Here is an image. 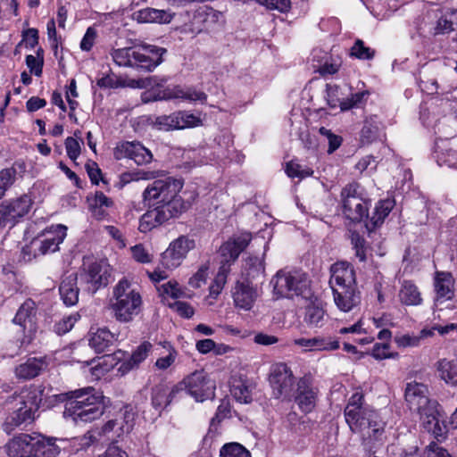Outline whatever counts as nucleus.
I'll return each instance as SVG.
<instances>
[{
    "mask_svg": "<svg viewBox=\"0 0 457 457\" xmlns=\"http://www.w3.org/2000/svg\"><path fill=\"white\" fill-rule=\"evenodd\" d=\"M183 187L180 179L163 177L149 184L142 194L143 201L154 206L142 215L139 230L146 233L170 219L179 217L186 209L187 204L179 195Z\"/></svg>",
    "mask_w": 457,
    "mask_h": 457,
    "instance_id": "f257e3e1",
    "label": "nucleus"
},
{
    "mask_svg": "<svg viewBox=\"0 0 457 457\" xmlns=\"http://www.w3.org/2000/svg\"><path fill=\"white\" fill-rule=\"evenodd\" d=\"M362 400L361 394H353L345 409V417L350 429L360 433L363 445L372 451L377 443L382 444L386 423L376 411L363 407Z\"/></svg>",
    "mask_w": 457,
    "mask_h": 457,
    "instance_id": "f03ea898",
    "label": "nucleus"
},
{
    "mask_svg": "<svg viewBox=\"0 0 457 457\" xmlns=\"http://www.w3.org/2000/svg\"><path fill=\"white\" fill-rule=\"evenodd\" d=\"M404 397L410 410L420 415L424 428L435 437L441 436L444 432L438 420V404L429 399L428 386L416 381L407 383Z\"/></svg>",
    "mask_w": 457,
    "mask_h": 457,
    "instance_id": "7ed1b4c3",
    "label": "nucleus"
},
{
    "mask_svg": "<svg viewBox=\"0 0 457 457\" xmlns=\"http://www.w3.org/2000/svg\"><path fill=\"white\" fill-rule=\"evenodd\" d=\"M67 395L64 415L74 422H91L103 415L104 397L94 387L71 391Z\"/></svg>",
    "mask_w": 457,
    "mask_h": 457,
    "instance_id": "20e7f679",
    "label": "nucleus"
},
{
    "mask_svg": "<svg viewBox=\"0 0 457 457\" xmlns=\"http://www.w3.org/2000/svg\"><path fill=\"white\" fill-rule=\"evenodd\" d=\"M43 393L40 386L30 385L12 397L14 410L4 423V431L10 433L17 427L31 423L42 402Z\"/></svg>",
    "mask_w": 457,
    "mask_h": 457,
    "instance_id": "39448f33",
    "label": "nucleus"
},
{
    "mask_svg": "<svg viewBox=\"0 0 457 457\" xmlns=\"http://www.w3.org/2000/svg\"><path fill=\"white\" fill-rule=\"evenodd\" d=\"M111 308L115 319L120 322H129L137 316L142 306V298L131 284L125 278L113 288Z\"/></svg>",
    "mask_w": 457,
    "mask_h": 457,
    "instance_id": "423d86ee",
    "label": "nucleus"
},
{
    "mask_svg": "<svg viewBox=\"0 0 457 457\" xmlns=\"http://www.w3.org/2000/svg\"><path fill=\"white\" fill-rule=\"evenodd\" d=\"M251 238L250 233H242L237 237L230 238L220 247V253L222 258L220 261L221 266L213 284L220 286L223 289L227 281V275L229 272L230 263L234 262L247 247Z\"/></svg>",
    "mask_w": 457,
    "mask_h": 457,
    "instance_id": "0eeeda50",
    "label": "nucleus"
},
{
    "mask_svg": "<svg viewBox=\"0 0 457 457\" xmlns=\"http://www.w3.org/2000/svg\"><path fill=\"white\" fill-rule=\"evenodd\" d=\"M271 283L277 295L287 298L303 294L309 286L306 275L299 270H281L277 272Z\"/></svg>",
    "mask_w": 457,
    "mask_h": 457,
    "instance_id": "6e6552de",
    "label": "nucleus"
},
{
    "mask_svg": "<svg viewBox=\"0 0 457 457\" xmlns=\"http://www.w3.org/2000/svg\"><path fill=\"white\" fill-rule=\"evenodd\" d=\"M136 413L132 407L126 405L104 425L102 429L107 443H116L129 435L134 428Z\"/></svg>",
    "mask_w": 457,
    "mask_h": 457,
    "instance_id": "1a4fd4ad",
    "label": "nucleus"
},
{
    "mask_svg": "<svg viewBox=\"0 0 457 457\" xmlns=\"http://www.w3.org/2000/svg\"><path fill=\"white\" fill-rule=\"evenodd\" d=\"M357 184H348L341 192L343 212L353 222H360L364 218H369L368 203L357 194Z\"/></svg>",
    "mask_w": 457,
    "mask_h": 457,
    "instance_id": "9d476101",
    "label": "nucleus"
},
{
    "mask_svg": "<svg viewBox=\"0 0 457 457\" xmlns=\"http://www.w3.org/2000/svg\"><path fill=\"white\" fill-rule=\"evenodd\" d=\"M178 386L180 387V393L185 391L197 402H203L214 395L215 384L203 370L190 374Z\"/></svg>",
    "mask_w": 457,
    "mask_h": 457,
    "instance_id": "9b49d317",
    "label": "nucleus"
},
{
    "mask_svg": "<svg viewBox=\"0 0 457 457\" xmlns=\"http://www.w3.org/2000/svg\"><path fill=\"white\" fill-rule=\"evenodd\" d=\"M270 384L275 398L290 397L295 385L290 367L283 362L274 364L270 374Z\"/></svg>",
    "mask_w": 457,
    "mask_h": 457,
    "instance_id": "f8f14e48",
    "label": "nucleus"
},
{
    "mask_svg": "<svg viewBox=\"0 0 457 457\" xmlns=\"http://www.w3.org/2000/svg\"><path fill=\"white\" fill-rule=\"evenodd\" d=\"M195 246V241L187 237L181 236L172 241L169 247L162 253L161 264L165 269L172 270L179 267L186 258L187 253Z\"/></svg>",
    "mask_w": 457,
    "mask_h": 457,
    "instance_id": "ddd939ff",
    "label": "nucleus"
},
{
    "mask_svg": "<svg viewBox=\"0 0 457 457\" xmlns=\"http://www.w3.org/2000/svg\"><path fill=\"white\" fill-rule=\"evenodd\" d=\"M200 121V119L192 113L177 112L170 115L156 116L152 124L156 129L169 131L195 127Z\"/></svg>",
    "mask_w": 457,
    "mask_h": 457,
    "instance_id": "4468645a",
    "label": "nucleus"
},
{
    "mask_svg": "<svg viewBox=\"0 0 457 457\" xmlns=\"http://www.w3.org/2000/svg\"><path fill=\"white\" fill-rule=\"evenodd\" d=\"M166 49L152 45H143L135 48L133 68L145 71H152L162 62V55Z\"/></svg>",
    "mask_w": 457,
    "mask_h": 457,
    "instance_id": "2eb2a0df",
    "label": "nucleus"
},
{
    "mask_svg": "<svg viewBox=\"0 0 457 457\" xmlns=\"http://www.w3.org/2000/svg\"><path fill=\"white\" fill-rule=\"evenodd\" d=\"M36 314V303L31 299H27L20 306L12 320L14 324L22 328L24 333L22 344H29L32 339V335L37 330Z\"/></svg>",
    "mask_w": 457,
    "mask_h": 457,
    "instance_id": "dca6fc26",
    "label": "nucleus"
},
{
    "mask_svg": "<svg viewBox=\"0 0 457 457\" xmlns=\"http://www.w3.org/2000/svg\"><path fill=\"white\" fill-rule=\"evenodd\" d=\"M84 266L83 278L87 284H91L93 292L108 285L112 276V268L107 260L95 261L87 265L85 262Z\"/></svg>",
    "mask_w": 457,
    "mask_h": 457,
    "instance_id": "f3484780",
    "label": "nucleus"
},
{
    "mask_svg": "<svg viewBox=\"0 0 457 457\" xmlns=\"http://www.w3.org/2000/svg\"><path fill=\"white\" fill-rule=\"evenodd\" d=\"M66 237V227L61 224L52 226L50 229L45 230L33 242L38 245V251L41 254L54 253L58 250L59 245Z\"/></svg>",
    "mask_w": 457,
    "mask_h": 457,
    "instance_id": "a211bd4d",
    "label": "nucleus"
},
{
    "mask_svg": "<svg viewBox=\"0 0 457 457\" xmlns=\"http://www.w3.org/2000/svg\"><path fill=\"white\" fill-rule=\"evenodd\" d=\"M115 157L116 159L129 158L137 165H144L151 162L153 154L138 142H124L116 147Z\"/></svg>",
    "mask_w": 457,
    "mask_h": 457,
    "instance_id": "6ab92c4d",
    "label": "nucleus"
},
{
    "mask_svg": "<svg viewBox=\"0 0 457 457\" xmlns=\"http://www.w3.org/2000/svg\"><path fill=\"white\" fill-rule=\"evenodd\" d=\"M337 307L345 312L352 311L361 303V292L356 287H337L332 288Z\"/></svg>",
    "mask_w": 457,
    "mask_h": 457,
    "instance_id": "aec40b11",
    "label": "nucleus"
},
{
    "mask_svg": "<svg viewBox=\"0 0 457 457\" xmlns=\"http://www.w3.org/2000/svg\"><path fill=\"white\" fill-rule=\"evenodd\" d=\"M329 285L331 288L337 287H356L355 271L353 267L346 262H337L331 266Z\"/></svg>",
    "mask_w": 457,
    "mask_h": 457,
    "instance_id": "412c9836",
    "label": "nucleus"
},
{
    "mask_svg": "<svg viewBox=\"0 0 457 457\" xmlns=\"http://www.w3.org/2000/svg\"><path fill=\"white\" fill-rule=\"evenodd\" d=\"M317 394V390L312 386L308 378L299 379L295 401L303 412L310 413L315 408Z\"/></svg>",
    "mask_w": 457,
    "mask_h": 457,
    "instance_id": "4be33fe9",
    "label": "nucleus"
},
{
    "mask_svg": "<svg viewBox=\"0 0 457 457\" xmlns=\"http://www.w3.org/2000/svg\"><path fill=\"white\" fill-rule=\"evenodd\" d=\"M46 367L47 362L45 357H28L15 366L14 375L18 380H30L40 375Z\"/></svg>",
    "mask_w": 457,
    "mask_h": 457,
    "instance_id": "5701e85b",
    "label": "nucleus"
},
{
    "mask_svg": "<svg viewBox=\"0 0 457 457\" xmlns=\"http://www.w3.org/2000/svg\"><path fill=\"white\" fill-rule=\"evenodd\" d=\"M293 344L303 351H334L339 348V342L331 337H314L311 338L299 337L293 340Z\"/></svg>",
    "mask_w": 457,
    "mask_h": 457,
    "instance_id": "b1692460",
    "label": "nucleus"
},
{
    "mask_svg": "<svg viewBox=\"0 0 457 457\" xmlns=\"http://www.w3.org/2000/svg\"><path fill=\"white\" fill-rule=\"evenodd\" d=\"M11 221L12 227L20 221L26 214L29 213L32 206V199L28 195H22L17 198L6 200L3 202Z\"/></svg>",
    "mask_w": 457,
    "mask_h": 457,
    "instance_id": "393cba45",
    "label": "nucleus"
},
{
    "mask_svg": "<svg viewBox=\"0 0 457 457\" xmlns=\"http://www.w3.org/2000/svg\"><path fill=\"white\" fill-rule=\"evenodd\" d=\"M160 99H182L189 102L199 101L204 103L207 99V95L202 91H198L192 87H182L176 86L173 87H167L162 91Z\"/></svg>",
    "mask_w": 457,
    "mask_h": 457,
    "instance_id": "a878e982",
    "label": "nucleus"
},
{
    "mask_svg": "<svg viewBox=\"0 0 457 457\" xmlns=\"http://www.w3.org/2000/svg\"><path fill=\"white\" fill-rule=\"evenodd\" d=\"M257 298L256 289L249 282H237L233 292L235 305L249 311Z\"/></svg>",
    "mask_w": 457,
    "mask_h": 457,
    "instance_id": "bb28decb",
    "label": "nucleus"
},
{
    "mask_svg": "<svg viewBox=\"0 0 457 457\" xmlns=\"http://www.w3.org/2000/svg\"><path fill=\"white\" fill-rule=\"evenodd\" d=\"M59 292L65 305L73 306L78 303L79 288L78 287V274L76 272L63 276Z\"/></svg>",
    "mask_w": 457,
    "mask_h": 457,
    "instance_id": "cd10ccee",
    "label": "nucleus"
},
{
    "mask_svg": "<svg viewBox=\"0 0 457 457\" xmlns=\"http://www.w3.org/2000/svg\"><path fill=\"white\" fill-rule=\"evenodd\" d=\"M34 435L21 434L6 445V453L10 457H32Z\"/></svg>",
    "mask_w": 457,
    "mask_h": 457,
    "instance_id": "c85d7f7f",
    "label": "nucleus"
},
{
    "mask_svg": "<svg viewBox=\"0 0 457 457\" xmlns=\"http://www.w3.org/2000/svg\"><path fill=\"white\" fill-rule=\"evenodd\" d=\"M115 340V336L106 328L90 330L88 333V345L97 353L108 351Z\"/></svg>",
    "mask_w": 457,
    "mask_h": 457,
    "instance_id": "c756f323",
    "label": "nucleus"
},
{
    "mask_svg": "<svg viewBox=\"0 0 457 457\" xmlns=\"http://www.w3.org/2000/svg\"><path fill=\"white\" fill-rule=\"evenodd\" d=\"M178 394H180V387L178 385L172 388L164 384L157 385L153 388L152 404L156 410L161 411L167 407Z\"/></svg>",
    "mask_w": 457,
    "mask_h": 457,
    "instance_id": "7c9ffc66",
    "label": "nucleus"
},
{
    "mask_svg": "<svg viewBox=\"0 0 457 457\" xmlns=\"http://www.w3.org/2000/svg\"><path fill=\"white\" fill-rule=\"evenodd\" d=\"M32 451V457H56L60 453V448L54 438L34 435Z\"/></svg>",
    "mask_w": 457,
    "mask_h": 457,
    "instance_id": "2f4dec72",
    "label": "nucleus"
},
{
    "mask_svg": "<svg viewBox=\"0 0 457 457\" xmlns=\"http://www.w3.org/2000/svg\"><path fill=\"white\" fill-rule=\"evenodd\" d=\"M454 280L451 273L437 271L435 276L434 287L436 300H450L453 296Z\"/></svg>",
    "mask_w": 457,
    "mask_h": 457,
    "instance_id": "473e14b6",
    "label": "nucleus"
},
{
    "mask_svg": "<svg viewBox=\"0 0 457 457\" xmlns=\"http://www.w3.org/2000/svg\"><path fill=\"white\" fill-rule=\"evenodd\" d=\"M174 14L165 10L154 8L141 9L135 13L136 20L140 23H170Z\"/></svg>",
    "mask_w": 457,
    "mask_h": 457,
    "instance_id": "72a5a7b5",
    "label": "nucleus"
},
{
    "mask_svg": "<svg viewBox=\"0 0 457 457\" xmlns=\"http://www.w3.org/2000/svg\"><path fill=\"white\" fill-rule=\"evenodd\" d=\"M395 202L391 199L380 200L375 206L372 216L366 222L365 227L368 231H372L381 226L385 219L388 216L394 208Z\"/></svg>",
    "mask_w": 457,
    "mask_h": 457,
    "instance_id": "f704fd0d",
    "label": "nucleus"
},
{
    "mask_svg": "<svg viewBox=\"0 0 457 457\" xmlns=\"http://www.w3.org/2000/svg\"><path fill=\"white\" fill-rule=\"evenodd\" d=\"M400 302L408 306L420 305L422 303L421 294L418 287L410 280H404L399 290Z\"/></svg>",
    "mask_w": 457,
    "mask_h": 457,
    "instance_id": "c9c22d12",
    "label": "nucleus"
},
{
    "mask_svg": "<svg viewBox=\"0 0 457 457\" xmlns=\"http://www.w3.org/2000/svg\"><path fill=\"white\" fill-rule=\"evenodd\" d=\"M264 262L262 258L257 256H250L245 261L243 267V275L245 277L246 282L253 279L264 278Z\"/></svg>",
    "mask_w": 457,
    "mask_h": 457,
    "instance_id": "e433bc0d",
    "label": "nucleus"
},
{
    "mask_svg": "<svg viewBox=\"0 0 457 457\" xmlns=\"http://www.w3.org/2000/svg\"><path fill=\"white\" fill-rule=\"evenodd\" d=\"M438 377L445 383L457 386V361L442 359L436 363Z\"/></svg>",
    "mask_w": 457,
    "mask_h": 457,
    "instance_id": "4c0bfd02",
    "label": "nucleus"
},
{
    "mask_svg": "<svg viewBox=\"0 0 457 457\" xmlns=\"http://www.w3.org/2000/svg\"><path fill=\"white\" fill-rule=\"evenodd\" d=\"M433 336V330L423 328L419 335H399L395 336V342L398 347H416L419 346L421 341L427 337Z\"/></svg>",
    "mask_w": 457,
    "mask_h": 457,
    "instance_id": "58836bf2",
    "label": "nucleus"
},
{
    "mask_svg": "<svg viewBox=\"0 0 457 457\" xmlns=\"http://www.w3.org/2000/svg\"><path fill=\"white\" fill-rule=\"evenodd\" d=\"M108 444L102 427H95L88 430L80 437L79 445L83 448H88L93 445H103Z\"/></svg>",
    "mask_w": 457,
    "mask_h": 457,
    "instance_id": "ea45409f",
    "label": "nucleus"
},
{
    "mask_svg": "<svg viewBox=\"0 0 457 457\" xmlns=\"http://www.w3.org/2000/svg\"><path fill=\"white\" fill-rule=\"evenodd\" d=\"M325 312L317 305H309L305 309L303 320L310 328H320L324 324Z\"/></svg>",
    "mask_w": 457,
    "mask_h": 457,
    "instance_id": "a19ab883",
    "label": "nucleus"
},
{
    "mask_svg": "<svg viewBox=\"0 0 457 457\" xmlns=\"http://www.w3.org/2000/svg\"><path fill=\"white\" fill-rule=\"evenodd\" d=\"M232 396L240 403H249L252 402V389L244 381H235L230 389Z\"/></svg>",
    "mask_w": 457,
    "mask_h": 457,
    "instance_id": "79ce46f5",
    "label": "nucleus"
},
{
    "mask_svg": "<svg viewBox=\"0 0 457 457\" xmlns=\"http://www.w3.org/2000/svg\"><path fill=\"white\" fill-rule=\"evenodd\" d=\"M379 132V121L376 116L367 118L361 131V140L370 143L377 138Z\"/></svg>",
    "mask_w": 457,
    "mask_h": 457,
    "instance_id": "37998d69",
    "label": "nucleus"
},
{
    "mask_svg": "<svg viewBox=\"0 0 457 457\" xmlns=\"http://www.w3.org/2000/svg\"><path fill=\"white\" fill-rule=\"evenodd\" d=\"M132 54H135V48L125 47L115 49L111 54L117 65L133 68L134 55Z\"/></svg>",
    "mask_w": 457,
    "mask_h": 457,
    "instance_id": "c03bdc74",
    "label": "nucleus"
},
{
    "mask_svg": "<svg viewBox=\"0 0 457 457\" xmlns=\"http://www.w3.org/2000/svg\"><path fill=\"white\" fill-rule=\"evenodd\" d=\"M17 171L13 167L3 169L0 171V199L5 195L6 191L14 184Z\"/></svg>",
    "mask_w": 457,
    "mask_h": 457,
    "instance_id": "a18cd8bd",
    "label": "nucleus"
},
{
    "mask_svg": "<svg viewBox=\"0 0 457 457\" xmlns=\"http://www.w3.org/2000/svg\"><path fill=\"white\" fill-rule=\"evenodd\" d=\"M286 173L290 178L304 179L312 176L313 171L312 169L303 166L297 162L291 161L287 163Z\"/></svg>",
    "mask_w": 457,
    "mask_h": 457,
    "instance_id": "49530a36",
    "label": "nucleus"
},
{
    "mask_svg": "<svg viewBox=\"0 0 457 457\" xmlns=\"http://www.w3.org/2000/svg\"><path fill=\"white\" fill-rule=\"evenodd\" d=\"M220 457H251L250 453L241 445L231 443L222 446Z\"/></svg>",
    "mask_w": 457,
    "mask_h": 457,
    "instance_id": "de8ad7c7",
    "label": "nucleus"
},
{
    "mask_svg": "<svg viewBox=\"0 0 457 457\" xmlns=\"http://www.w3.org/2000/svg\"><path fill=\"white\" fill-rule=\"evenodd\" d=\"M351 55L360 60H371L375 50L366 46L362 40L357 39L351 48Z\"/></svg>",
    "mask_w": 457,
    "mask_h": 457,
    "instance_id": "09e8293b",
    "label": "nucleus"
},
{
    "mask_svg": "<svg viewBox=\"0 0 457 457\" xmlns=\"http://www.w3.org/2000/svg\"><path fill=\"white\" fill-rule=\"evenodd\" d=\"M152 344L147 341H145L139 345L130 356L132 362L138 366L143 361L146 359L152 350Z\"/></svg>",
    "mask_w": 457,
    "mask_h": 457,
    "instance_id": "8fccbe9b",
    "label": "nucleus"
},
{
    "mask_svg": "<svg viewBox=\"0 0 457 457\" xmlns=\"http://www.w3.org/2000/svg\"><path fill=\"white\" fill-rule=\"evenodd\" d=\"M132 257L140 263H150L153 261V254L141 244L136 245L130 248Z\"/></svg>",
    "mask_w": 457,
    "mask_h": 457,
    "instance_id": "3c124183",
    "label": "nucleus"
},
{
    "mask_svg": "<svg viewBox=\"0 0 457 457\" xmlns=\"http://www.w3.org/2000/svg\"><path fill=\"white\" fill-rule=\"evenodd\" d=\"M262 5L270 10H278L281 12H287L291 8L290 0H256Z\"/></svg>",
    "mask_w": 457,
    "mask_h": 457,
    "instance_id": "603ef678",
    "label": "nucleus"
},
{
    "mask_svg": "<svg viewBox=\"0 0 457 457\" xmlns=\"http://www.w3.org/2000/svg\"><path fill=\"white\" fill-rule=\"evenodd\" d=\"M208 265L203 264L198 270L189 279V285L192 287L198 288L202 285L205 284L208 277Z\"/></svg>",
    "mask_w": 457,
    "mask_h": 457,
    "instance_id": "864d4df0",
    "label": "nucleus"
},
{
    "mask_svg": "<svg viewBox=\"0 0 457 457\" xmlns=\"http://www.w3.org/2000/svg\"><path fill=\"white\" fill-rule=\"evenodd\" d=\"M367 95L368 93L364 91L353 94L350 97L340 102L341 110L346 111L358 106L363 102Z\"/></svg>",
    "mask_w": 457,
    "mask_h": 457,
    "instance_id": "5fc2aeb1",
    "label": "nucleus"
},
{
    "mask_svg": "<svg viewBox=\"0 0 457 457\" xmlns=\"http://www.w3.org/2000/svg\"><path fill=\"white\" fill-rule=\"evenodd\" d=\"M65 148L69 158L72 161H76L80 154V143L76 138L68 137L65 139Z\"/></svg>",
    "mask_w": 457,
    "mask_h": 457,
    "instance_id": "6e6d98bb",
    "label": "nucleus"
},
{
    "mask_svg": "<svg viewBox=\"0 0 457 457\" xmlns=\"http://www.w3.org/2000/svg\"><path fill=\"white\" fill-rule=\"evenodd\" d=\"M371 355L377 360L394 358V353L389 352L388 343L375 344L372 348Z\"/></svg>",
    "mask_w": 457,
    "mask_h": 457,
    "instance_id": "4d7b16f0",
    "label": "nucleus"
},
{
    "mask_svg": "<svg viewBox=\"0 0 457 457\" xmlns=\"http://www.w3.org/2000/svg\"><path fill=\"white\" fill-rule=\"evenodd\" d=\"M170 307L174 309L181 317L189 319L194 315L193 307L185 302L175 301L170 304Z\"/></svg>",
    "mask_w": 457,
    "mask_h": 457,
    "instance_id": "13d9d810",
    "label": "nucleus"
},
{
    "mask_svg": "<svg viewBox=\"0 0 457 457\" xmlns=\"http://www.w3.org/2000/svg\"><path fill=\"white\" fill-rule=\"evenodd\" d=\"M96 30L92 28V27H89L81 42H80V48L82 51H90L95 44V41H96Z\"/></svg>",
    "mask_w": 457,
    "mask_h": 457,
    "instance_id": "bf43d9fd",
    "label": "nucleus"
},
{
    "mask_svg": "<svg viewBox=\"0 0 457 457\" xmlns=\"http://www.w3.org/2000/svg\"><path fill=\"white\" fill-rule=\"evenodd\" d=\"M456 10H454L455 12ZM453 11L451 12V20H447L446 18H441L438 20L436 27V34H443L446 32H450L453 30V19L457 20V14H453Z\"/></svg>",
    "mask_w": 457,
    "mask_h": 457,
    "instance_id": "052dcab7",
    "label": "nucleus"
},
{
    "mask_svg": "<svg viewBox=\"0 0 457 457\" xmlns=\"http://www.w3.org/2000/svg\"><path fill=\"white\" fill-rule=\"evenodd\" d=\"M427 457H453L448 451L439 446L436 443H430L425 450Z\"/></svg>",
    "mask_w": 457,
    "mask_h": 457,
    "instance_id": "680f3d73",
    "label": "nucleus"
},
{
    "mask_svg": "<svg viewBox=\"0 0 457 457\" xmlns=\"http://www.w3.org/2000/svg\"><path fill=\"white\" fill-rule=\"evenodd\" d=\"M177 354H178L177 352L174 349H171L169 352L168 355H166L164 357H160L156 360V361H155L156 368L159 370H162L168 369L174 363Z\"/></svg>",
    "mask_w": 457,
    "mask_h": 457,
    "instance_id": "e2e57ef3",
    "label": "nucleus"
},
{
    "mask_svg": "<svg viewBox=\"0 0 457 457\" xmlns=\"http://www.w3.org/2000/svg\"><path fill=\"white\" fill-rule=\"evenodd\" d=\"M97 86L102 88H118L120 87H123L124 84L114 76L106 75L97 80Z\"/></svg>",
    "mask_w": 457,
    "mask_h": 457,
    "instance_id": "0e129e2a",
    "label": "nucleus"
},
{
    "mask_svg": "<svg viewBox=\"0 0 457 457\" xmlns=\"http://www.w3.org/2000/svg\"><path fill=\"white\" fill-rule=\"evenodd\" d=\"M26 64L30 72L34 73L36 76H40L42 74V60L37 59L32 54H29L26 56Z\"/></svg>",
    "mask_w": 457,
    "mask_h": 457,
    "instance_id": "69168bd1",
    "label": "nucleus"
},
{
    "mask_svg": "<svg viewBox=\"0 0 457 457\" xmlns=\"http://www.w3.org/2000/svg\"><path fill=\"white\" fill-rule=\"evenodd\" d=\"M113 202L111 198L107 197L103 192L97 191L91 203V207H111Z\"/></svg>",
    "mask_w": 457,
    "mask_h": 457,
    "instance_id": "338daca9",
    "label": "nucleus"
},
{
    "mask_svg": "<svg viewBox=\"0 0 457 457\" xmlns=\"http://www.w3.org/2000/svg\"><path fill=\"white\" fill-rule=\"evenodd\" d=\"M78 320L77 315L69 316L63 319L56 325V331L58 334H65L69 332L74 326L75 322Z\"/></svg>",
    "mask_w": 457,
    "mask_h": 457,
    "instance_id": "774afa93",
    "label": "nucleus"
}]
</instances>
